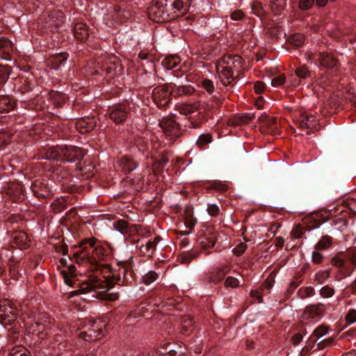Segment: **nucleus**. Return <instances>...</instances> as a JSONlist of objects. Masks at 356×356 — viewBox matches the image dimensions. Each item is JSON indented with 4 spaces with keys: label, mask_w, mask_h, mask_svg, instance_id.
<instances>
[{
    "label": "nucleus",
    "mask_w": 356,
    "mask_h": 356,
    "mask_svg": "<svg viewBox=\"0 0 356 356\" xmlns=\"http://www.w3.org/2000/svg\"><path fill=\"white\" fill-rule=\"evenodd\" d=\"M10 243L11 245L16 248L26 249L29 247V239L27 234L23 231L15 232Z\"/></svg>",
    "instance_id": "15"
},
{
    "label": "nucleus",
    "mask_w": 356,
    "mask_h": 356,
    "mask_svg": "<svg viewBox=\"0 0 356 356\" xmlns=\"http://www.w3.org/2000/svg\"><path fill=\"white\" fill-rule=\"evenodd\" d=\"M323 316V309L321 304L307 306L304 310L301 319L308 323L318 321Z\"/></svg>",
    "instance_id": "10"
},
{
    "label": "nucleus",
    "mask_w": 356,
    "mask_h": 356,
    "mask_svg": "<svg viewBox=\"0 0 356 356\" xmlns=\"http://www.w3.org/2000/svg\"><path fill=\"white\" fill-rule=\"evenodd\" d=\"M219 211L220 209L216 204H209L207 207V212L211 216H216Z\"/></svg>",
    "instance_id": "57"
},
{
    "label": "nucleus",
    "mask_w": 356,
    "mask_h": 356,
    "mask_svg": "<svg viewBox=\"0 0 356 356\" xmlns=\"http://www.w3.org/2000/svg\"><path fill=\"white\" fill-rule=\"evenodd\" d=\"M15 106V102L8 96H0V113L9 112Z\"/></svg>",
    "instance_id": "26"
},
{
    "label": "nucleus",
    "mask_w": 356,
    "mask_h": 356,
    "mask_svg": "<svg viewBox=\"0 0 356 356\" xmlns=\"http://www.w3.org/2000/svg\"><path fill=\"white\" fill-rule=\"evenodd\" d=\"M240 285V282L234 277H228L225 281L226 287L236 288Z\"/></svg>",
    "instance_id": "48"
},
{
    "label": "nucleus",
    "mask_w": 356,
    "mask_h": 356,
    "mask_svg": "<svg viewBox=\"0 0 356 356\" xmlns=\"http://www.w3.org/2000/svg\"><path fill=\"white\" fill-rule=\"evenodd\" d=\"M179 62L180 60L178 56H171L165 58L162 61V64L168 70H172L179 65Z\"/></svg>",
    "instance_id": "34"
},
{
    "label": "nucleus",
    "mask_w": 356,
    "mask_h": 356,
    "mask_svg": "<svg viewBox=\"0 0 356 356\" xmlns=\"http://www.w3.org/2000/svg\"><path fill=\"white\" fill-rule=\"evenodd\" d=\"M159 126L170 143H173L182 135L181 126L173 116L163 118L159 121Z\"/></svg>",
    "instance_id": "4"
},
{
    "label": "nucleus",
    "mask_w": 356,
    "mask_h": 356,
    "mask_svg": "<svg viewBox=\"0 0 356 356\" xmlns=\"http://www.w3.org/2000/svg\"><path fill=\"white\" fill-rule=\"evenodd\" d=\"M334 294V288H332L328 285H326V286L322 287L321 289L320 290V295L325 298H330Z\"/></svg>",
    "instance_id": "43"
},
{
    "label": "nucleus",
    "mask_w": 356,
    "mask_h": 356,
    "mask_svg": "<svg viewBox=\"0 0 356 356\" xmlns=\"http://www.w3.org/2000/svg\"><path fill=\"white\" fill-rule=\"evenodd\" d=\"M200 105L198 103L191 104H179L177 105V111L181 115H188L197 111L199 109Z\"/></svg>",
    "instance_id": "24"
},
{
    "label": "nucleus",
    "mask_w": 356,
    "mask_h": 356,
    "mask_svg": "<svg viewBox=\"0 0 356 356\" xmlns=\"http://www.w3.org/2000/svg\"><path fill=\"white\" fill-rule=\"evenodd\" d=\"M113 227L116 231L119 232L124 236L129 235L132 232V229L129 223L122 219L114 222Z\"/></svg>",
    "instance_id": "25"
},
{
    "label": "nucleus",
    "mask_w": 356,
    "mask_h": 356,
    "mask_svg": "<svg viewBox=\"0 0 356 356\" xmlns=\"http://www.w3.org/2000/svg\"><path fill=\"white\" fill-rule=\"evenodd\" d=\"M245 16L244 13L241 10H237L232 12L230 15V17L232 20L239 21L243 19Z\"/></svg>",
    "instance_id": "58"
},
{
    "label": "nucleus",
    "mask_w": 356,
    "mask_h": 356,
    "mask_svg": "<svg viewBox=\"0 0 356 356\" xmlns=\"http://www.w3.org/2000/svg\"><path fill=\"white\" fill-rule=\"evenodd\" d=\"M83 323L84 324L83 325L82 327L85 330L83 331H81L79 334V337L86 341V338H88V336H89L88 334L92 333V330L91 327L89 325H88V324L86 323H85L83 321Z\"/></svg>",
    "instance_id": "51"
},
{
    "label": "nucleus",
    "mask_w": 356,
    "mask_h": 356,
    "mask_svg": "<svg viewBox=\"0 0 356 356\" xmlns=\"http://www.w3.org/2000/svg\"><path fill=\"white\" fill-rule=\"evenodd\" d=\"M197 256L195 252H187L183 254L181 257V262L182 264H188Z\"/></svg>",
    "instance_id": "55"
},
{
    "label": "nucleus",
    "mask_w": 356,
    "mask_h": 356,
    "mask_svg": "<svg viewBox=\"0 0 356 356\" xmlns=\"http://www.w3.org/2000/svg\"><path fill=\"white\" fill-rule=\"evenodd\" d=\"M290 43L296 47L301 46L304 42V36L300 33H296L293 35L289 39Z\"/></svg>",
    "instance_id": "41"
},
{
    "label": "nucleus",
    "mask_w": 356,
    "mask_h": 356,
    "mask_svg": "<svg viewBox=\"0 0 356 356\" xmlns=\"http://www.w3.org/2000/svg\"><path fill=\"white\" fill-rule=\"evenodd\" d=\"M333 239L331 236L325 235L316 244L315 249L324 250L330 248L332 244Z\"/></svg>",
    "instance_id": "32"
},
{
    "label": "nucleus",
    "mask_w": 356,
    "mask_h": 356,
    "mask_svg": "<svg viewBox=\"0 0 356 356\" xmlns=\"http://www.w3.org/2000/svg\"><path fill=\"white\" fill-rule=\"evenodd\" d=\"M101 67L108 74L116 72L118 68V71L121 70L119 58L114 55H110L105 58Z\"/></svg>",
    "instance_id": "14"
},
{
    "label": "nucleus",
    "mask_w": 356,
    "mask_h": 356,
    "mask_svg": "<svg viewBox=\"0 0 356 356\" xmlns=\"http://www.w3.org/2000/svg\"><path fill=\"white\" fill-rule=\"evenodd\" d=\"M96 242L97 239L95 238L85 239L81 243L80 248H86L88 250H90V253H91L92 250L97 247Z\"/></svg>",
    "instance_id": "39"
},
{
    "label": "nucleus",
    "mask_w": 356,
    "mask_h": 356,
    "mask_svg": "<svg viewBox=\"0 0 356 356\" xmlns=\"http://www.w3.org/2000/svg\"><path fill=\"white\" fill-rule=\"evenodd\" d=\"M31 188L34 195L39 199L48 198L53 195L52 189L45 179L35 180Z\"/></svg>",
    "instance_id": "9"
},
{
    "label": "nucleus",
    "mask_w": 356,
    "mask_h": 356,
    "mask_svg": "<svg viewBox=\"0 0 356 356\" xmlns=\"http://www.w3.org/2000/svg\"><path fill=\"white\" fill-rule=\"evenodd\" d=\"M247 249V245L245 243H238L234 249L233 253L236 256L243 254Z\"/></svg>",
    "instance_id": "54"
},
{
    "label": "nucleus",
    "mask_w": 356,
    "mask_h": 356,
    "mask_svg": "<svg viewBox=\"0 0 356 356\" xmlns=\"http://www.w3.org/2000/svg\"><path fill=\"white\" fill-rule=\"evenodd\" d=\"M162 240L159 236H155L153 240H149L145 245L140 246L141 253L147 257H151L156 248L157 244Z\"/></svg>",
    "instance_id": "20"
},
{
    "label": "nucleus",
    "mask_w": 356,
    "mask_h": 356,
    "mask_svg": "<svg viewBox=\"0 0 356 356\" xmlns=\"http://www.w3.org/2000/svg\"><path fill=\"white\" fill-rule=\"evenodd\" d=\"M286 6V3L281 0H275L270 5L271 10L275 14H280Z\"/></svg>",
    "instance_id": "36"
},
{
    "label": "nucleus",
    "mask_w": 356,
    "mask_h": 356,
    "mask_svg": "<svg viewBox=\"0 0 356 356\" xmlns=\"http://www.w3.org/2000/svg\"><path fill=\"white\" fill-rule=\"evenodd\" d=\"M202 122L195 119L193 117L188 118V124H186L185 127L188 129H197L201 127Z\"/></svg>",
    "instance_id": "49"
},
{
    "label": "nucleus",
    "mask_w": 356,
    "mask_h": 356,
    "mask_svg": "<svg viewBox=\"0 0 356 356\" xmlns=\"http://www.w3.org/2000/svg\"><path fill=\"white\" fill-rule=\"evenodd\" d=\"M13 51L12 42L6 37H0V55L6 60L11 59Z\"/></svg>",
    "instance_id": "18"
},
{
    "label": "nucleus",
    "mask_w": 356,
    "mask_h": 356,
    "mask_svg": "<svg viewBox=\"0 0 356 356\" xmlns=\"http://www.w3.org/2000/svg\"><path fill=\"white\" fill-rule=\"evenodd\" d=\"M330 273L329 270H319L316 274V280L321 284L330 277Z\"/></svg>",
    "instance_id": "42"
},
{
    "label": "nucleus",
    "mask_w": 356,
    "mask_h": 356,
    "mask_svg": "<svg viewBox=\"0 0 356 356\" xmlns=\"http://www.w3.org/2000/svg\"><path fill=\"white\" fill-rule=\"evenodd\" d=\"M318 60L321 66L326 68H334L338 65L337 59L329 53H319Z\"/></svg>",
    "instance_id": "19"
},
{
    "label": "nucleus",
    "mask_w": 356,
    "mask_h": 356,
    "mask_svg": "<svg viewBox=\"0 0 356 356\" xmlns=\"http://www.w3.org/2000/svg\"><path fill=\"white\" fill-rule=\"evenodd\" d=\"M10 70L8 66L0 67V83L5 82L9 77Z\"/></svg>",
    "instance_id": "47"
},
{
    "label": "nucleus",
    "mask_w": 356,
    "mask_h": 356,
    "mask_svg": "<svg viewBox=\"0 0 356 356\" xmlns=\"http://www.w3.org/2000/svg\"><path fill=\"white\" fill-rule=\"evenodd\" d=\"M68 54L65 52L52 55L47 60L48 65L54 70H58L61 65L67 60Z\"/></svg>",
    "instance_id": "22"
},
{
    "label": "nucleus",
    "mask_w": 356,
    "mask_h": 356,
    "mask_svg": "<svg viewBox=\"0 0 356 356\" xmlns=\"http://www.w3.org/2000/svg\"><path fill=\"white\" fill-rule=\"evenodd\" d=\"M295 73L298 77L302 79H305L308 77H310L312 74L309 70L308 67L306 65H302L300 67H298Z\"/></svg>",
    "instance_id": "35"
},
{
    "label": "nucleus",
    "mask_w": 356,
    "mask_h": 356,
    "mask_svg": "<svg viewBox=\"0 0 356 356\" xmlns=\"http://www.w3.org/2000/svg\"><path fill=\"white\" fill-rule=\"evenodd\" d=\"M184 223L186 225V230L180 231V234L181 235H188L192 232L193 227L197 223V220L193 216L187 215V216L185 218Z\"/></svg>",
    "instance_id": "31"
},
{
    "label": "nucleus",
    "mask_w": 356,
    "mask_h": 356,
    "mask_svg": "<svg viewBox=\"0 0 356 356\" xmlns=\"http://www.w3.org/2000/svg\"><path fill=\"white\" fill-rule=\"evenodd\" d=\"M119 298L118 293H109L104 294L103 296V299L108 301H115Z\"/></svg>",
    "instance_id": "63"
},
{
    "label": "nucleus",
    "mask_w": 356,
    "mask_h": 356,
    "mask_svg": "<svg viewBox=\"0 0 356 356\" xmlns=\"http://www.w3.org/2000/svg\"><path fill=\"white\" fill-rule=\"evenodd\" d=\"M328 332V327L325 325H321L314 330L313 332L311 339L315 338V340L321 338Z\"/></svg>",
    "instance_id": "37"
},
{
    "label": "nucleus",
    "mask_w": 356,
    "mask_h": 356,
    "mask_svg": "<svg viewBox=\"0 0 356 356\" xmlns=\"http://www.w3.org/2000/svg\"><path fill=\"white\" fill-rule=\"evenodd\" d=\"M172 86L164 84L153 90L152 99L158 107H164L170 102V95H172Z\"/></svg>",
    "instance_id": "6"
},
{
    "label": "nucleus",
    "mask_w": 356,
    "mask_h": 356,
    "mask_svg": "<svg viewBox=\"0 0 356 356\" xmlns=\"http://www.w3.org/2000/svg\"><path fill=\"white\" fill-rule=\"evenodd\" d=\"M347 323L353 324L356 322V309H350L345 317Z\"/></svg>",
    "instance_id": "53"
},
{
    "label": "nucleus",
    "mask_w": 356,
    "mask_h": 356,
    "mask_svg": "<svg viewBox=\"0 0 356 356\" xmlns=\"http://www.w3.org/2000/svg\"><path fill=\"white\" fill-rule=\"evenodd\" d=\"M10 136L5 131H0V148L8 143Z\"/></svg>",
    "instance_id": "60"
},
{
    "label": "nucleus",
    "mask_w": 356,
    "mask_h": 356,
    "mask_svg": "<svg viewBox=\"0 0 356 356\" xmlns=\"http://www.w3.org/2000/svg\"><path fill=\"white\" fill-rule=\"evenodd\" d=\"M299 293L302 298L312 297L314 294V289L312 286L301 288L299 289Z\"/></svg>",
    "instance_id": "46"
},
{
    "label": "nucleus",
    "mask_w": 356,
    "mask_h": 356,
    "mask_svg": "<svg viewBox=\"0 0 356 356\" xmlns=\"http://www.w3.org/2000/svg\"><path fill=\"white\" fill-rule=\"evenodd\" d=\"M225 273L224 270H218L215 275H211L209 278V282H215L217 283L223 279L225 277Z\"/></svg>",
    "instance_id": "52"
},
{
    "label": "nucleus",
    "mask_w": 356,
    "mask_h": 356,
    "mask_svg": "<svg viewBox=\"0 0 356 356\" xmlns=\"http://www.w3.org/2000/svg\"><path fill=\"white\" fill-rule=\"evenodd\" d=\"M85 154L83 149L76 147L57 146L48 149L43 159L72 163L81 159Z\"/></svg>",
    "instance_id": "2"
},
{
    "label": "nucleus",
    "mask_w": 356,
    "mask_h": 356,
    "mask_svg": "<svg viewBox=\"0 0 356 356\" xmlns=\"http://www.w3.org/2000/svg\"><path fill=\"white\" fill-rule=\"evenodd\" d=\"M304 228L300 225H297L291 231V236L295 238H300L304 234Z\"/></svg>",
    "instance_id": "50"
},
{
    "label": "nucleus",
    "mask_w": 356,
    "mask_h": 356,
    "mask_svg": "<svg viewBox=\"0 0 356 356\" xmlns=\"http://www.w3.org/2000/svg\"><path fill=\"white\" fill-rule=\"evenodd\" d=\"M181 332L183 334H188L193 330L194 322L193 318L189 316H184L181 320Z\"/></svg>",
    "instance_id": "28"
},
{
    "label": "nucleus",
    "mask_w": 356,
    "mask_h": 356,
    "mask_svg": "<svg viewBox=\"0 0 356 356\" xmlns=\"http://www.w3.org/2000/svg\"><path fill=\"white\" fill-rule=\"evenodd\" d=\"M127 115L128 111L123 105H115L110 108V118L116 124L125 121L127 118Z\"/></svg>",
    "instance_id": "12"
},
{
    "label": "nucleus",
    "mask_w": 356,
    "mask_h": 356,
    "mask_svg": "<svg viewBox=\"0 0 356 356\" xmlns=\"http://www.w3.org/2000/svg\"><path fill=\"white\" fill-rule=\"evenodd\" d=\"M84 322L86 323L92 330V333L88 334L89 336L88 338H86V341H95L104 336V330L106 327L105 321L101 319H86Z\"/></svg>",
    "instance_id": "8"
},
{
    "label": "nucleus",
    "mask_w": 356,
    "mask_h": 356,
    "mask_svg": "<svg viewBox=\"0 0 356 356\" xmlns=\"http://www.w3.org/2000/svg\"><path fill=\"white\" fill-rule=\"evenodd\" d=\"M158 278V274L154 271H149L142 278L143 282L146 285H149L155 282Z\"/></svg>",
    "instance_id": "38"
},
{
    "label": "nucleus",
    "mask_w": 356,
    "mask_h": 356,
    "mask_svg": "<svg viewBox=\"0 0 356 356\" xmlns=\"http://www.w3.org/2000/svg\"><path fill=\"white\" fill-rule=\"evenodd\" d=\"M331 264H332V265H333V266H334L336 267L340 268V267H342L344 265L345 261L342 258H341V257H339L338 256H334L331 259Z\"/></svg>",
    "instance_id": "61"
},
{
    "label": "nucleus",
    "mask_w": 356,
    "mask_h": 356,
    "mask_svg": "<svg viewBox=\"0 0 356 356\" xmlns=\"http://www.w3.org/2000/svg\"><path fill=\"white\" fill-rule=\"evenodd\" d=\"M172 92L175 96L191 95L195 92V89L191 86H181L172 87Z\"/></svg>",
    "instance_id": "29"
},
{
    "label": "nucleus",
    "mask_w": 356,
    "mask_h": 356,
    "mask_svg": "<svg viewBox=\"0 0 356 356\" xmlns=\"http://www.w3.org/2000/svg\"><path fill=\"white\" fill-rule=\"evenodd\" d=\"M216 66L238 73L242 69V58L238 55H224L216 63Z\"/></svg>",
    "instance_id": "7"
},
{
    "label": "nucleus",
    "mask_w": 356,
    "mask_h": 356,
    "mask_svg": "<svg viewBox=\"0 0 356 356\" xmlns=\"http://www.w3.org/2000/svg\"><path fill=\"white\" fill-rule=\"evenodd\" d=\"M275 283V276L272 274L268 276L262 285V290L269 291Z\"/></svg>",
    "instance_id": "44"
},
{
    "label": "nucleus",
    "mask_w": 356,
    "mask_h": 356,
    "mask_svg": "<svg viewBox=\"0 0 356 356\" xmlns=\"http://www.w3.org/2000/svg\"><path fill=\"white\" fill-rule=\"evenodd\" d=\"M17 316V307L11 300H0V323L1 324H12L15 321Z\"/></svg>",
    "instance_id": "5"
},
{
    "label": "nucleus",
    "mask_w": 356,
    "mask_h": 356,
    "mask_svg": "<svg viewBox=\"0 0 356 356\" xmlns=\"http://www.w3.org/2000/svg\"><path fill=\"white\" fill-rule=\"evenodd\" d=\"M332 341L333 339L332 338L324 339L317 344V348L319 350H322L326 348L327 346L331 345L332 343Z\"/></svg>",
    "instance_id": "62"
},
{
    "label": "nucleus",
    "mask_w": 356,
    "mask_h": 356,
    "mask_svg": "<svg viewBox=\"0 0 356 356\" xmlns=\"http://www.w3.org/2000/svg\"><path fill=\"white\" fill-rule=\"evenodd\" d=\"M202 87L209 94L214 91V85L211 80L205 79L201 83Z\"/></svg>",
    "instance_id": "45"
},
{
    "label": "nucleus",
    "mask_w": 356,
    "mask_h": 356,
    "mask_svg": "<svg viewBox=\"0 0 356 356\" xmlns=\"http://www.w3.org/2000/svg\"><path fill=\"white\" fill-rule=\"evenodd\" d=\"M285 82V76L282 74L275 77L271 80V83L274 87L282 86Z\"/></svg>",
    "instance_id": "59"
},
{
    "label": "nucleus",
    "mask_w": 356,
    "mask_h": 356,
    "mask_svg": "<svg viewBox=\"0 0 356 356\" xmlns=\"http://www.w3.org/2000/svg\"><path fill=\"white\" fill-rule=\"evenodd\" d=\"M315 0H300L299 2V8L301 10H307L310 9L314 3Z\"/></svg>",
    "instance_id": "56"
},
{
    "label": "nucleus",
    "mask_w": 356,
    "mask_h": 356,
    "mask_svg": "<svg viewBox=\"0 0 356 356\" xmlns=\"http://www.w3.org/2000/svg\"><path fill=\"white\" fill-rule=\"evenodd\" d=\"M30 332L32 333L33 337H38V339H35V343L40 342V341L43 339L46 336V333L44 332V325L38 323H35L31 325Z\"/></svg>",
    "instance_id": "27"
},
{
    "label": "nucleus",
    "mask_w": 356,
    "mask_h": 356,
    "mask_svg": "<svg viewBox=\"0 0 356 356\" xmlns=\"http://www.w3.org/2000/svg\"><path fill=\"white\" fill-rule=\"evenodd\" d=\"M252 10H254V13L258 15L261 16L263 13V8L261 7V4L260 3L256 2L252 4Z\"/></svg>",
    "instance_id": "64"
},
{
    "label": "nucleus",
    "mask_w": 356,
    "mask_h": 356,
    "mask_svg": "<svg viewBox=\"0 0 356 356\" xmlns=\"http://www.w3.org/2000/svg\"><path fill=\"white\" fill-rule=\"evenodd\" d=\"M96 127V121L93 118H82L75 124V127L81 134H86L92 131Z\"/></svg>",
    "instance_id": "16"
},
{
    "label": "nucleus",
    "mask_w": 356,
    "mask_h": 356,
    "mask_svg": "<svg viewBox=\"0 0 356 356\" xmlns=\"http://www.w3.org/2000/svg\"><path fill=\"white\" fill-rule=\"evenodd\" d=\"M216 73L220 81L224 86L229 85L235 78V73L230 71L225 67H219L216 65Z\"/></svg>",
    "instance_id": "17"
},
{
    "label": "nucleus",
    "mask_w": 356,
    "mask_h": 356,
    "mask_svg": "<svg viewBox=\"0 0 356 356\" xmlns=\"http://www.w3.org/2000/svg\"><path fill=\"white\" fill-rule=\"evenodd\" d=\"M74 37L81 41H85L89 36V30L86 24L83 22H79L74 26Z\"/></svg>",
    "instance_id": "21"
},
{
    "label": "nucleus",
    "mask_w": 356,
    "mask_h": 356,
    "mask_svg": "<svg viewBox=\"0 0 356 356\" xmlns=\"http://www.w3.org/2000/svg\"><path fill=\"white\" fill-rule=\"evenodd\" d=\"M166 0H152L148 8V16L150 19L158 23L170 21L173 19L168 10Z\"/></svg>",
    "instance_id": "3"
},
{
    "label": "nucleus",
    "mask_w": 356,
    "mask_h": 356,
    "mask_svg": "<svg viewBox=\"0 0 356 356\" xmlns=\"http://www.w3.org/2000/svg\"><path fill=\"white\" fill-rule=\"evenodd\" d=\"M118 268L116 270L115 273L112 275H108L105 277L104 284L105 286H101L99 278H97L96 276H91L90 281L83 282L81 284V287L79 289L74 291L72 292L73 296H77L86 293L87 292L96 290L99 286L102 289H112L114 285V280L116 282L121 280V277L122 276L123 280L128 281L129 278L127 277V275L129 273L131 275L132 273L131 270V263L127 261H118Z\"/></svg>",
    "instance_id": "1"
},
{
    "label": "nucleus",
    "mask_w": 356,
    "mask_h": 356,
    "mask_svg": "<svg viewBox=\"0 0 356 356\" xmlns=\"http://www.w3.org/2000/svg\"><path fill=\"white\" fill-rule=\"evenodd\" d=\"M212 140L211 135L209 134H203L200 135L196 142V144L199 147H202L205 145L210 143Z\"/></svg>",
    "instance_id": "40"
},
{
    "label": "nucleus",
    "mask_w": 356,
    "mask_h": 356,
    "mask_svg": "<svg viewBox=\"0 0 356 356\" xmlns=\"http://www.w3.org/2000/svg\"><path fill=\"white\" fill-rule=\"evenodd\" d=\"M74 257L77 264H88L91 266L92 269L93 267L99 266V264L95 259L90 257V250H88L86 248H82L80 251L76 252L74 254Z\"/></svg>",
    "instance_id": "13"
},
{
    "label": "nucleus",
    "mask_w": 356,
    "mask_h": 356,
    "mask_svg": "<svg viewBox=\"0 0 356 356\" xmlns=\"http://www.w3.org/2000/svg\"><path fill=\"white\" fill-rule=\"evenodd\" d=\"M300 126L301 128L317 129L316 120L314 116H302L300 121Z\"/></svg>",
    "instance_id": "30"
},
{
    "label": "nucleus",
    "mask_w": 356,
    "mask_h": 356,
    "mask_svg": "<svg viewBox=\"0 0 356 356\" xmlns=\"http://www.w3.org/2000/svg\"><path fill=\"white\" fill-rule=\"evenodd\" d=\"M106 251V249L99 245H97V247L92 250L90 257H94L99 264V266H96V268L93 267L92 270L105 268L111 271V266L109 264H100V261H104L107 256Z\"/></svg>",
    "instance_id": "11"
},
{
    "label": "nucleus",
    "mask_w": 356,
    "mask_h": 356,
    "mask_svg": "<svg viewBox=\"0 0 356 356\" xmlns=\"http://www.w3.org/2000/svg\"><path fill=\"white\" fill-rule=\"evenodd\" d=\"M9 356H30V352L22 346H16L10 350Z\"/></svg>",
    "instance_id": "33"
},
{
    "label": "nucleus",
    "mask_w": 356,
    "mask_h": 356,
    "mask_svg": "<svg viewBox=\"0 0 356 356\" xmlns=\"http://www.w3.org/2000/svg\"><path fill=\"white\" fill-rule=\"evenodd\" d=\"M122 171L125 173L129 172L135 170L138 164L129 156H123L118 161Z\"/></svg>",
    "instance_id": "23"
}]
</instances>
